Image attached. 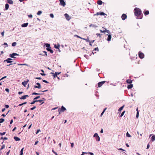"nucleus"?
<instances>
[{"label": "nucleus", "instance_id": "obj_1", "mask_svg": "<svg viewBox=\"0 0 155 155\" xmlns=\"http://www.w3.org/2000/svg\"><path fill=\"white\" fill-rule=\"evenodd\" d=\"M134 13L135 16L138 18V19H142L143 17V14L142 13L141 9L138 8H136L134 9Z\"/></svg>", "mask_w": 155, "mask_h": 155}, {"label": "nucleus", "instance_id": "obj_2", "mask_svg": "<svg viewBox=\"0 0 155 155\" xmlns=\"http://www.w3.org/2000/svg\"><path fill=\"white\" fill-rule=\"evenodd\" d=\"M66 110V109L63 106L61 107V108L58 109V111L60 114L61 112H64Z\"/></svg>", "mask_w": 155, "mask_h": 155}, {"label": "nucleus", "instance_id": "obj_3", "mask_svg": "<svg viewBox=\"0 0 155 155\" xmlns=\"http://www.w3.org/2000/svg\"><path fill=\"white\" fill-rule=\"evenodd\" d=\"M94 137H95L96 140L97 141H100V138L98 136L97 134L96 133H95L94 135Z\"/></svg>", "mask_w": 155, "mask_h": 155}, {"label": "nucleus", "instance_id": "obj_4", "mask_svg": "<svg viewBox=\"0 0 155 155\" xmlns=\"http://www.w3.org/2000/svg\"><path fill=\"white\" fill-rule=\"evenodd\" d=\"M139 56L141 59H142L144 58V55L143 53L140 51H139L138 53Z\"/></svg>", "mask_w": 155, "mask_h": 155}, {"label": "nucleus", "instance_id": "obj_5", "mask_svg": "<svg viewBox=\"0 0 155 155\" xmlns=\"http://www.w3.org/2000/svg\"><path fill=\"white\" fill-rule=\"evenodd\" d=\"M107 33L109 34L108 35H108V38H107V41H110L111 39V36L110 35V32L108 30H107Z\"/></svg>", "mask_w": 155, "mask_h": 155}, {"label": "nucleus", "instance_id": "obj_6", "mask_svg": "<svg viewBox=\"0 0 155 155\" xmlns=\"http://www.w3.org/2000/svg\"><path fill=\"white\" fill-rule=\"evenodd\" d=\"M106 82V81H103L100 82L98 83V86L99 87H101L103 84Z\"/></svg>", "mask_w": 155, "mask_h": 155}, {"label": "nucleus", "instance_id": "obj_7", "mask_svg": "<svg viewBox=\"0 0 155 155\" xmlns=\"http://www.w3.org/2000/svg\"><path fill=\"white\" fill-rule=\"evenodd\" d=\"M60 2V5H61L63 6H64L65 5V3L64 2V0H59Z\"/></svg>", "mask_w": 155, "mask_h": 155}, {"label": "nucleus", "instance_id": "obj_8", "mask_svg": "<svg viewBox=\"0 0 155 155\" xmlns=\"http://www.w3.org/2000/svg\"><path fill=\"white\" fill-rule=\"evenodd\" d=\"M36 84L38 86H36V85L34 86V87L35 88H38V89H40L41 88V85L39 83H38V82Z\"/></svg>", "mask_w": 155, "mask_h": 155}, {"label": "nucleus", "instance_id": "obj_9", "mask_svg": "<svg viewBox=\"0 0 155 155\" xmlns=\"http://www.w3.org/2000/svg\"><path fill=\"white\" fill-rule=\"evenodd\" d=\"M127 18V15L126 14H123L121 16V18L123 20H125Z\"/></svg>", "mask_w": 155, "mask_h": 155}, {"label": "nucleus", "instance_id": "obj_10", "mask_svg": "<svg viewBox=\"0 0 155 155\" xmlns=\"http://www.w3.org/2000/svg\"><path fill=\"white\" fill-rule=\"evenodd\" d=\"M64 15L67 20H69L71 19V17L67 14L66 13Z\"/></svg>", "mask_w": 155, "mask_h": 155}, {"label": "nucleus", "instance_id": "obj_11", "mask_svg": "<svg viewBox=\"0 0 155 155\" xmlns=\"http://www.w3.org/2000/svg\"><path fill=\"white\" fill-rule=\"evenodd\" d=\"M100 31L101 33H105L107 32V29L105 28H104L103 27L102 28L100 29Z\"/></svg>", "mask_w": 155, "mask_h": 155}, {"label": "nucleus", "instance_id": "obj_12", "mask_svg": "<svg viewBox=\"0 0 155 155\" xmlns=\"http://www.w3.org/2000/svg\"><path fill=\"white\" fill-rule=\"evenodd\" d=\"M18 54L15 53H13L12 54H10V57L12 58H15V57H14L15 56H17L18 55Z\"/></svg>", "mask_w": 155, "mask_h": 155}, {"label": "nucleus", "instance_id": "obj_13", "mask_svg": "<svg viewBox=\"0 0 155 155\" xmlns=\"http://www.w3.org/2000/svg\"><path fill=\"white\" fill-rule=\"evenodd\" d=\"M28 97L29 96L28 95H25L20 97V98L21 100H24L26 99L27 97Z\"/></svg>", "mask_w": 155, "mask_h": 155}, {"label": "nucleus", "instance_id": "obj_14", "mask_svg": "<svg viewBox=\"0 0 155 155\" xmlns=\"http://www.w3.org/2000/svg\"><path fill=\"white\" fill-rule=\"evenodd\" d=\"M12 60V59L10 58H8L6 60H5L4 61L5 62L6 61H7L8 63H12V61H11Z\"/></svg>", "mask_w": 155, "mask_h": 155}, {"label": "nucleus", "instance_id": "obj_15", "mask_svg": "<svg viewBox=\"0 0 155 155\" xmlns=\"http://www.w3.org/2000/svg\"><path fill=\"white\" fill-rule=\"evenodd\" d=\"M28 81H28H24L23 82H22V84L25 87Z\"/></svg>", "mask_w": 155, "mask_h": 155}, {"label": "nucleus", "instance_id": "obj_16", "mask_svg": "<svg viewBox=\"0 0 155 155\" xmlns=\"http://www.w3.org/2000/svg\"><path fill=\"white\" fill-rule=\"evenodd\" d=\"M96 15H106L103 12H97V13H96Z\"/></svg>", "mask_w": 155, "mask_h": 155}, {"label": "nucleus", "instance_id": "obj_17", "mask_svg": "<svg viewBox=\"0 0 155 155\" xmlns=\"http://www.w3.org/2000/svg\"><path fill=\"white\" fill-rule=\"evenodd\" d=\"M28 24V23H24L21 25V26L22 27H26L27 26Z\"/></svg>", "mask_w": 155, "mask_h": 155}, {"label": "nucleus", "instance_id": "obj_18", "mask_svg": "<svg viewBox=\"0 0 155 155\" xmlns=\"http://www.w3.org/2000/svg\"><path fill=\"white\" fill-rule=\"evenodd\" d=\"M48 51H50V53L51 54H52L53 53V51L51 49V48H48L46 49Z\"/></svg>", "mask_w": 155, "mask_h": 155}, {"label": "nucleus", "instance_id": "obj_19", "mask_svg": "<svg viewBox=\"0 0 155 155\" xmlns=\"http://www.w3.org/2000/svg\"><path fill=\"white\" fill-rule=\"evenodd\" d=\"M98 51V47H97V48H95L94 50H93L92 53L93 54H94V53H96V52H94V51Z\"/></svg>", "mask_w": 155, "mask_h": 155}, {"label": "nucleus", "instance_id": "obj_20", "mask_svg": "<svg viewBox=\"0 0 155 155\" xmlns=\"http://www.w3.org/2000/svg\"><path fill=\"white\" fill-rule=\"evenodd\" d=\"M14 138L16 141H18L20 140V139L19 138L15 136L14 137Z\"/></svg>", "mask_w": 155, "mask_h": 155}, {"label": "nucleus", "instance_id": "obj_21", "mask_svg": "<svg viewBox=\"0 0 155 155\" xmlns=\"http://www.w3.org/2000/svg\"><path fill=\"white\" fill-rule=\"evenodd\" d=\"M144 14L145 15H148L149 14V11L147 10L143 12Z\"/></svg>", "mask_w": 155, "mask_h": 155}, {"label": "nucleus", "instance_id": "obj_22", "mask_svg": "<svg viewBox=\"0 0 155 155\" xmlns=\"http://www.w3.org/2000/svg\"><path fill=\"white\" fill-rule=\"evenodd\" d=\"M133 84H130L128 85L127 86V88L129 89H131L133 87Z\"/></svg>", "mask_w": 155, "mask_h": 155}, {"label": "nucleus", "instance_id": "obj_23", "mask_svg": "<svg viewBox=\"0 0 155 155\" xmlns=\"http://www.w3.org/2000/svg\"><path fill=\"white\" fill-rule=\"evenodd\" d=\"M132 82V81L130 79H127L126 81L127 83L128 84H131Z\"/></svg>", "mask_w": 155, "mask_h": 155}, {"label": "nucleus", "instance_id": "obj_24", "mask_svg": "<svg viewBox=\"0 0 155 155\" xmlns=\"http://www.w3.org/2000/svg\"><path fill=\"white\" fill-rule=\"evenodd\" d=\"M151 140L152 141H154L155 140V135H153L151 138Z\"/></svg>", "mask_w": 155, "mask_h": 155}, {"label": "nucleus", "instance_id": "obj_25", "mask_svg": "<svg viewBox=\"0 0 155 155\" xmlns=\"http://www.w3.org/2000/svg\"><path fill=\"white\" fill-rule=\"evenodd\" d=\"M8 2L11 4H12L13 3V2L12 0H7Z\"/></svg>", "mask_w": 155, "mask_h": 155}, {"label": "nucleus", "instance_id": "obj_26", "mask_svg": "<svg viewBox=\"0 0 155 155\" xmlns=\"http://www.w3.org/2000/svg\"><path fill=\"white\" fill-rule=\"evenodd\" d=\"M9 7V5L8 4H6L5 5V8L6 10L8 9Z\"/></svg>", "mask_w": 155, "mask_h": 155}, {"label": "nucleus", "instance_id": "obj_27", "mask_svg": "<svg viewBox=\"0 0 155 155\" xmlns=\"http://www.w3.org/2000/svg\"><path fill=\"white\" fill-rule=\"evenodd\" d=\"M102 2L101 0H99L97 2V4L99 5H102Z\"/></svg>", "mask_w": 155, "mask_h": 155}, {"label": "nucleus", "instance_id": "obj_28", "mask_svg": "<svg viewBox=\"0 0 155 155\" xmlns=\"http://www.w3.org/2000/svg\"><path fill=\"white\" fill-rule=\"evenodd\" d=\"M124 107V105H123L120 108L118 109V111L120 112L121 110H122Z\"/></svg>", "mask_w": 155, "mask_h": 155}, {"label": "nucleus", "instance_id": "obj_29", "mask_svg": "<svg viewBox=\"0 0 155 155\" xmlns=\"http://www.w3.org/2000/svg\"><path fill=\"white\" fill-rule=\"evenodd\" d=\"M43 52L45 53V55H42V54H39V55H43V56H47V52L46 51H43Z\"/></svg>", "mask_w": 155, "mask_h": 155}, {"label": "nucleus", "instance_id": "obj_30", "mask_svg": "<svg viewBox=\"0 0 155 155\" xmlns=\"http://www.w3.org/2000/svg\"><path fill=\"white\" fill-rule=\"evenodd\" d=\"M45 45L46 47L48 48H51L50 47V45L48 43L45 44Z\"/></svg>", "mask_w": 155, "mask_h": 155}, {"label": "nucleus", "instance_id": "obj_31", "mask_svg": "<svg viewBox=\"0 0 155 155\" xmlns=\"http://www.w3.org/2000/svg\"><path fill=\"white\" fill-rule=\"evenodd\" d=\"M38 101V102H39L40 103H41L40 105L44 103V101L43 100H40Z\"/></svg>", "mask_w": 155, "mask_h": 155}, {"label": "nucleus", "instance_id": "obj_32", "mask_svg": "<svg viewBox=\"0 0 155 155\" xmlns=\"http://www.w3.org/2000/svg\"><path fill=\"white\" fill-rule=\"evenodd\" d=\"M38 102V100H34L33 101L31 102V103H30L31 104H34L35 102Z\"/></svg>", "mask_w": 155, "mask_h": 155}, {"label": "nucleus", "instance_id": "obj_33", "mask_svg": "<svg viewBox=\"0 0 155 155\" xmlns=\"http://www.w3.org/2000/svg\"><path fill=\"white\" fill-rule=\"evenodd\" d=\"M60 47V46L59 45H54V47L56 48H57V49H58L59 47Z\"/></svg>", "mask_w": 155, "mask_h": 155}, {"label": "nucleus", "instance_id": "obj_34", "mask_svg": "<svg viewBox=\"0 0 155 155\" xmlns=\"http://www.w3.org/2000/svg\"><path fill=\"white\" fill-rule=\"evenodd\" d=\"M42 13V12L41 11H39L37 13V15H40Z\"/></svg>", "mask_w": 155, "mask_h": 155}, {"label": "nucleus", "instance_id": "obj_35", "mask_svg": "<svg viewBox=\"0 0 155 155\" xmlns=\"http://www.w3.org/2000/svg\"><path fill=\"white\" fill-rule=\"evenodd\" d=\"M41 94L40 93H36L35 92L33 93L32 94V95H40Z\"/></svg>", "mask_w": 155, "mask_h": 155}, {"label": "nucleus", "instance_id": "obj_36", "mask_svg": "<svg viewBox=\"0 0 155 155\" xmlns=\"http://www.w3.org/2000/svg\"><path fill=\"white\" fill-rule=\"evenodd\" d=\"M16 43L15 42H13L12 44V46H15L16 45Z\"/></svg>", "mask_w": 155, "mask_h": 155}, {"label": "nucleus", "instance_id": "obj_37", "mask_svg": "<svg viewBox=\"0 0 155 155\" xmlns=\"http://www.w3.org/2000/svg\"><path fill=\"white\" fill-rule=\"evenodd\" d=\"M4 121V119L3 118L0 119V123L3 122Z\"/></svg>", "mask_w": 155, "mask_h": 155}, {"label": "nucleus", "instance_id": "obj_38", "mask_svg": "<svg viewBox=\"0 0 155 155\" xmlns=\"http://www.w3.org/2000/svg\"><path fill=\"white\" fill-rule=\"evenodd\" d=\"M0 139H1V140L3 139L4 140H7L8 138L6 137H5L4 138H3V137H1Z\"/></svg>", "mask_w": 155, "mask_h": 155}, {"label": "nucleus", "instance_id": "obj_39", "mask_svg": "<svg viewBox=\"0 0 155 155\" xmlns=\"http://www.w3.org/2000/svg\"><path fill=\"white\" fill-rule=\"evenodd\" d=\"M107 109V108H105L104 110L102 112V113H101V116H102V115H103V113H104V112H105V110H106Z\"/></svg>", "mask_w": 155, "mask_h": 155}, {"label": "nucleus", "instance_id": "obj_40", "mask_svg": "<svg viewBox=\"0 0 155 155\" xmlns=\"http://www.w3.org/2000/svg\"><path fill=\"white\" fill-rule=\"evenodd\" d=\"M51 74H53V76L54 77V78H55L56 77V76L57 77V75H55V73H51Z\"/></svg>", "mask_w": 155, "mask_h": 155}, {"label": "nucleus", "instance_id": "obj_41", "mask_svg": "<svg viewBox=\"0 0 155 155\" xmlns=\"http://www.w3.org/2000/svg\"><path fill=\"white\" fill-rule=\"evenodd\" d=\"M126 136L128 137H131L130 135L129 134L128 132H127L126 134Z\"/></svg>", "mask_w": 155, "mask_h": 155}, {"label": "nucleus", "instance_id": "obj_42", "mask_svg": "<svg viewBox=\"0 0 155 155\" xmlns=\"http://www.w3.org/2000/svg\"><path fill=\"white\" fill-rule=\"evenodd\" d=\"M5 147V145H3L2 147L0 149V150H2Z\"/></svg>", "mask_w": 155, "mask_h": 155}, {"label": "nucleus", "instance_id": "obj_43", "mask_svg": "<svg viewBox=\"0 0 155 155\" xmlns=\"http://www.w3.org/2000/svg\"><path fill=\"white\" fill-rule=\"evenodd\" d=\"M5 132H4L3 133L0 132V135L1 136L4 135L5 134Z\"/></svg>", "mask_w": 155, "mask_h": 155}, {"label": "nucleus", "instance_id": "obj_44", "mask_svg": "<svg viewBox=\"0 0 155 155\" xmlns=\"http://www.w3.org/2000/svg\"><path fill=\"white\" fill-rule=\"evenodd\" d=\"M50 15V16L51 18H53L54 17V16L53 14H52V13Z\"/></svg>", "mask_w": 155, "mask_h": 155}, {"label": "nucleus", "instance_id": "obj_45", "mask_svg": "<svg viewBox=\"0 0 155 155\" xmlns=\"http://www.w3.org/2000/svg\"><path fill=\"white\" fill-rule=\"evenodd\" d=\"M85 41L87 42H90L89 39L88 38L86 39Z\"/></svg>", "mask_w": 155, "mask_h": 155}, {"label": "nucleus", "instance_id": "obj_46", "mask_svg": "<svg viewBox=\"0 0 155 155\" xmlns=\"http://www.w3.org/2000/svg\"><path fill=\"white\" fill-rule=\"evenodd\" d=\"M61 73V72H55V75L57 76L59 74H60Z\"/></svg>", "mask_w": 155, "mask_h": 155}, {"label": "nucleus", "instance_id": "obj_47", "mask_svg": "<svg viewBox=\"0 0 155 155\" xmlns=\"http://www.w3.org/2000/svg\"><path fill=\"white\" fill-rule=\"evenodd\" d=\"M125 112V111H124L122 113V114H121L120 116H123Z\"/></svg>", "mask_w": 155, "mask_h": 155}, {"label": "nucleus", "instance_id": "obj_48", "mask_svg": "<svg viewBox=\"0 0 155 155\" xmlns=\"http://www.w3.org/2000/svg\"><path fill=\"white\" fill-rule=\"evenodd\" d=\"M40 98V96H37L35 97V98H34V100H35L37 99H38L39 98Z\"/></svg>", "mask_w": 155, "mask_h": 155}, {"label": "nucleus", "instance_id": "obj_49", "mask_svg": "<svg viewBox=\"0 0 155 155\" xmlns=\"http://www.w3.org/2000/svg\"><path fill=\"white\" fill-rule=\"evenodd\" d=\"M42 81L43 82L46 83H48V81H46V80H42Z\"/></svg>", "mask_w": 155, "mask_h": 155}, {"label": "nucleus", "instance_id": "obj_50", "mask_svg": "<svg viewBox=\"0 0 155 155\" xmlns=\"http://www.w3.org/2000/svg\"><path fill=\"white\" fill-rule=\"evenodd\" d=\"M36 107L35 106H34L33 107H32V108H31L30 109L31 110H33L34 109H35V108H36Z\"/></svg>", "mask_w": 155, "mask_h": 155}, {"label": "nucleus", "instance_id": "obj_51", "mask_svg": "<svg viewBox=\"0 0 155 155\" xmlns=\"http://www.w3.org/2000/svg\"><path fill=\"white\" fill-rule=\"evenodd\" d=\"M5 90L6 92H7L8 93L9 92V89L8 88H6L5 89Z\"/></svg>", "mask_w": 155, "mask_h": 155}, {"label": "nucleus", "instance_id": "obj_52", "mask_svg": "<svg viewBox=\"0 0 155 155\" xmlns=\"http://www.w3.org/2000/svg\"><path fill=\"white\" fill-rule=\"evenodd\" d=\"M28 17L30 18H32V15H28Z\"/></svg>", "mask_w": 155, "mask_h": 155}, {"label": "nucleus", "instance_id": "obj_53", "mask_svg": "<svg viewBox=\"0 0 155 155\" xmlns=\"http://www.w3.org/2000/svg\"><path fill=\"white\" fill-rule=\"evenodd\" d=\"M149 147H150V145L149 143H148L147 145V149H148L149 148Z\"/></svg>", "mask_w": 155, "mask_h": 155}, {"label": "nucleus", "instance_id": "obj_54", "mask_svg": "<svg viewBox=\"0 0 155 155\" xmlns=\"http://www.w3.org/2000/svg\"><path fill=\"white\" fill-rule=\"evenodd\" d=\"M35 79H38V80H41V77H37L35 78Z\"/></svg>", "mask_w": 155, "mask_h": 155}, {"label": "nucleus", "instance_id": "obj_55", "mask_svg": "<svg viewBox=\"0 0 155 155\" xmlns=\"http://www.w3.org/2000/svg\"><path fill=\"white\" fill-rule=\"evenodd\" d=\"M71 147H74V143H71Z\"/></svg>", "mask_w": 155, "mask_h": 155}, {"label": "nucleus", "instance_id": "obj_56", "mask_svg": "<svg viewBox=\"0 0 155 155\" xmlns=\"http://www.w3.org/2000/svg\"><path fill=\"white\" fill-rule=\"evenodd\" d=\"M5 108H8L9 107V105H5Z\"/></svg>", "mask_w": 155, "mask_h": 155}, {"label": "nucleus", "instance_id": "obj_57", "mask_svg": "<svg viewBox=\"0 0 155 155\" xmlns=\"http://www.w3.org/2000/svg\"><path fill=\"white\" fill-rule=\"evenodd\" d=\"M4 31L3 32H2L1 33L2 35V36H4Z\"/></svg>", "mask_w": 155, "mask_h": 155}, {"label": "nucleus", "instance_id": "obj_58", "mask_svg": "<svg viewBox=\"0 0 155 155\" xmlns=\"http://www.w3.org/2000/svg\"><path fill=\"white\" fill-rule=\"evenodd\" d=\"M139 111H137V115H136V116H139Z\"/></svg>", "mask_w": 155, "mask_h": 155}, {"label": "nucleus", "instance_id": "obj_59", "mask_svg": "<svg viewBox=\"0 0 155 155\" xmlns=\"http://www.w3.org/2000/svg\"><path fill=\"white\" fill-rule=\"evenodd\" d=\"M40 131V130L39 129L38 130L37 132L36 133V134H37Z\"/></svg>", "mask_w": 155, "mask_h": 155}, {"label": "nucleus", "instance_id": "obj_60", "mask_svg": "<svg viewBox=\"0 0 155 155\" xmlns=\"http://www.w3.org/2000/svg\"><path fill=\"white\" fill-rule=\"evenodd\" d=\"M10 150H9L6 153V155H9V153L10 152Z\"/></svg>", "mask_w": 155, "mask_h": 155}, {"label": "nucleus", "instance_id": "obj_61", "mask_svg": "<svg viewBox=\"0 0 155 155\" xmlns=\"http://www.w3.org/2000/svg\"><path fill=\"white\" fill-rule=\"evenodd\" d=\"M6 78V76H4V77H3V78H2L0 80H0H2V79H3L4 78Z\"/></svg>", "mask_w": 155, "mask_h": 155}, {"label": "nucleus", "instance_id": "obj_62", "mask_svg": "<svg viewBox=\"0 0 155 155\" xmlns=\"http://www.w3.org/2000/svg\"><path fill=\"white\" fill-rule=\"evenodd\" d=\"M16 129V127H15L12 130V131H14Z\"/></svg>", "mask_w": 155, "mask_h": 155}, {"label": "nucleus", "instance_id": "obj_63", "mask_svg": "<svg viewBox=\"0 0 155 155\" xmlns=\"http://www.w3.org/2000/svg\"><path fill=\"white\" fill-rule=\"evenodd\" d=\"M88 153L90 154L91 155H94L93 153L91 152H89Z\"/></svg>", "mask_w": 155, "mask_h": 155}, {"label": "nucleus", "instance_id": "obj_64", "mask_svg": "<svg viewBox=\"0 0 155 155\" xmlns=\"http://www.w3.org/2000/svg\"><path fill=\"white\" fill-rule=\"evenodd\" d=\"M22 93H23V92H21V91H19L18 93L19 94H22Z\"/></svg>", "mask_w": 155, "mask_h": 155}]
</instances>
